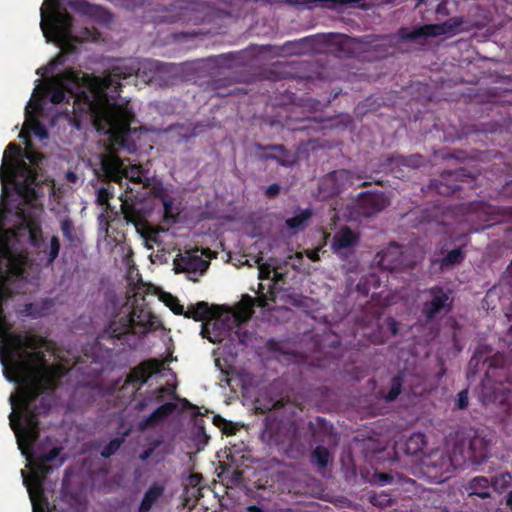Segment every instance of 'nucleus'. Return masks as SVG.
<instances>
[{"label":"nucleus","instance_id":"12","mask_svg":"<svg viewBox=\"0 0 512 512\" xmlns=\"http://www.w3.org/2000/svg\"><path fill=\"white\" fill-rule=\"evenodd\" d=\"M162 363L156 358H150L140 362L130 369L124 380L123 389L132 387V393L137 395L138 391L144 386L150 377L161 372Z\"/></svg>","mask_w":512,"mask_h":512},{"label":"nucleus","instance_id":"17","mask_svg":"<svg viewBox=\"0 0 512 512\" xmlns=\"http://www.w3.org/2000/svg\"><path fill=\"white\" fill-rule=\"evenodd\" d=\"M255 148L264 152L259 156L261 160H275L279 165L284 167H288L292 164L290 152L282 144L263 145L261 143H255Z\"/></svg>","mask_w":512,"mask_h":512},{"label":"nucleus","instance_id":"62","mask_svg":"<svg viewBox=\"0 0 512 512\" xmlns=\"http://www.w3.org/2000/svg\"><path fill=\"white\" fill-rule=\"evenodd\" d=\"M182 401L186 408L191 409V410H198V407L196 405L190 403L187 399H183ZM197 413H199V411H197Z\"/></svg>","mask_w":512,"mask_h":512},{"label":"nucleus","instance_id":"47","mask_svg":"<svg viewBox=\"0 0 512 512\" xmlns=\"http://www.w3.org/2000/svg\"><path fill=\"white\" fill-rule=\"evenodd\" d=\"M392 502V499L390 497V495L388 494H379V495H374L371 497V503L374 505V506H380V507H386V506H389Z\"/></svg>","mask_w":512,"mask_h":512},{"label":"nucleus","instance_id":"21","mask_svg":"<svg viewBox=\"0 0 512 512\" xmlns=\"http://www.w3.org/2000/svg\"><path fill=\"white\" fill-rule=\"evenodd\" d=\"M101 171L105 180L108 182H116L122 185L123 179V162L118 157H102Z\"/></svg>","mask_w":512,"mask_h":512},{"label":"nucleus","instance_id":"38","mask_svg":"<svg viewBox=\"0 0 512 512\" xmlns=\"http://www.w3.org/2000/svg\"><path fill=\"white\" fill-rule=\"evenodd\" d=\"M228 334L232 341H237L239 344L244 346L248 344L252 337L251 332L242 327L240 323H237L236 327L232 329Z\"/></svg>","mask_w":512,"mask_h":512},{"label":"nucleus","instance_id":"2","mask_svg":"<svg viewBox=\"0 0 512 512\" xmlns=\"http://www.w3.org/2000/svg\"><path fill=\"white\" fill-rule=\"evenodd\" d=\"M140 70L138 62L112 67L102 76L83 74L73 68H66L53 77L48 87V95L53 104L66 100V93L74 97V104L82 105L80 109L93 119L97 130L127 135L135 114L129 100L120 102L122 81L137 75Z\"/></svg>","mask_w":512,"mask_h":512},{"label":"nucleus","instance_id":"23","mask_svg":"<svg viewBox=\"0 0 512 512\" xmlns=\"http://www.w3.org/2000/svg\"><path fill=\"white\" fill-rule=\"evenodd\" d=\"M359 241V236L349 226H343L333 236L331 248L335 253L351 248Z\"/></svg>","mask_w":512,"mask_h":512},{"label":"nucleus","instance_id":"50","mask_svg":"<svg viewBox=\"0 0 512 512\" xmlns=\"http://www.w3.org/2000/svg\"><path fill=\"white\" fill-rule=\"evenodd\" d=\"M385 323L387 326V329L391 333L392 336H396L399 331V323L398 321L393 317H387L385 319Z\"/></svg>","mask_w":512,"mask_h":512},{"label":"nucleus","instance_id":"27","mask_svg":"<svg viewBox=\"0 0 512 512\" xmlns=\"http://www.w3.org/2000/svg\"><path fill=\"white\" fill-rule=\"evenodd\" d=\"M154 195L160 199L163 204L164 219L167 221H175L179 212L174 207L173 198L167 193V190L161 185L160 187H154Z\"/></svg>","mask_w":512,"mask_h":512},{"label":"nucleus","instance_id":"4","mask_svg":"<svg viewBox=\"0 0 512 512\" xmlns=\"http://www.w3.org/2000/svg\"><path fill=\"white\" fill-rule=\"evenodd\" d=\"M150 313H145L142 309H134L128 315L121 317L119 320H112L97 336L96 342L99 346L104 342H112L116 340L125 341L127 335L145 336L152 328L150 321Z\"/></svg>","mask_w":512,"mask_h":512},{"label":"nucleus","instance_id":"34","mask_svg":"<svg viewBox=\"0 0 512 512\" xmlns=\"http://www.w3.org/2000/svg\"><path fill=\"white\" fill-rule=\"evenodd\" d=\"M490 480L491 488L497 493H503L512 483V475L509 472H502L493 476Z\"/></svg>","mask_w":512,"mask_h":512},{"label":"nucleus","instance_id":"49","mask_svg":"<svg viewBox=\"0 0 512 512\" xmlns=\"http://www.w3.org/2000/svg\"><path fill=\"white\" fill-rule=\"evenodd\" d=\"M393 481V475L385 472H375L373 482L379 485L390 484Z\"/></svg>","mask_w":512,"mask_h":512},{"label":"nucleus","instance_id":"5","mask_svg":"<svg viewBox=\"0 0 512 512\" xmlns=\"http://www.w3.org/2000/svg\"><path fill=\"white\" fill-rule=\"evenodd\" d=\"M206 6L203 3L187 0H176L168 7L156 10L153 16L155 23H193L199 24L205 20Z\"/></svg>","mask_w":512,"mask_h":512},{"label":"nucleus","instance_id":"36","mask_svg":"<svg viewBox=\"0 0 512 512\" xmlns=\"http://www.w3.org/2000/svg\"><path fill=\"white\" fill-rule=\"evenodd\" d=\"M403 375L402 373H398L395 375L390 382V388L388 392L384 395V398L388 402H392L397 399L402 391L403 385Z\"/></svg>","mask_w":512,"mask_h":512},{"label":"nucleus","instance_id":"3","mask_svg":"<svg viewBox=\"0 0 512 512\" xmlns=\"http://www.w3.org/2000/svg\"><path fill=\"white\" fill-rule=\"evenodd\" d=\"M57 6L58 1L55 0L49 14L41 8L40 27L47 42H54L61 48L72 52L75 49L74 44L88 40L92 36V32L88 28H84L82 36L74 35L72 16L67 11L57 10Z\"/></svg>","mask_w":512,"mask_h":512},{"label":"nucleus","instance_id":"33","mask_svg":"<svg viewBox=\"0 0 512 512\" xmlns=\"http://www.w3.org/2000/svg\"><path fill=\"white\" fill-rule=\"evenodd\" d=\"M123 178L136 184H144L147 180L141 165L123 166Z\"/></svg>","mask_w":512,"mask_h":512},{"label":"nucleus","instance_id":"60","mask_svg":"<svg viewBox=\"0 0 512 512\" xmlns=\"http://www.w3.org/2000/svg\"><path fill=\"white\" fill-rule=\"evenodd\" d=\"M298 44H299L298 42H286L284 44V47L288 48L289 51L297 53L298 51L295 48H296V46H298Z\"/></svg>","mask_w":512,"mask_h":512},{"label":"nucleus","instance_id":"22","mask_svg":"<svg viewBox=\"0 0 512 512\" xmlns=\"http://www.w3.org/2000/svg\"><path fill=\"white\" fill-rule=\"evenodd\" d=\"M19 229L28 233L29 243L32 247L40 249L44 243L43 230L39 220L31 216H23Z\"/></svg>","mask_w":512,"mask_h":512},{"label":"nucleus","instance_id":"57","mask_svg":"<svg viewBox=\"0 0 512 512\" xmlns=\"http://www.w3.org/2000/svg\"><path fill=\"white\" fill-rule=\"evenodd\" d=\"M503 280L505 281V283L507 285H509L510 289L512 290V262L508 266V268H507V270L505 272Z\"/></svg>","mask_w":512,"mask_h":512},{"label":"nucleus","instance_id":"44","mask_svg":"<svg viewBox=\"0 0 512 512\" xmlns=\"http://www.w3.org/2000/svg\"><path fill=\"white\" fill-rule=\"evenodd\" d=\"M375 277L373 275L369 277H362L358 284L356 285V290L361 293L363 296H368L370 291V283L375 282Z\"/></svg>","mask_w":512,"mask_h":512},{"label":"nucleus","instance_id":"51","mask_svg":"<svg viewBox=\"0 0 512 512\" xmlns=\"http://www.w3.org/2000/svg\"><path fill=\"white\" fill-rule=\"evenodd\" d=\"M456 406L459 409H465L468 406V392L466 390L460 391L458 393Z\"/></svg>","mask_w":512,"mask_h":512},{"label":"nucleus","instance_id":"64","mask_svg":"<svg viewBox=\"0 0 512 512\" xmlns=\"http://www.w3.org/2000/svg\"><path fill=\"white\" fill-rule=\"evenodd\" d=\"M506 505L512 507V490L506 496Z\"/></svg>","mask_w":512,"mask_h":512},{"label":"nucleus","instance_id":"1","mask_svg":"<svg viewBox=\"0 0 512 512\" xmlns=\"http://www.w3.org/2000/svg\"><path fill=\"white\" fill-rule=\"evenodd\" d=\"M12 296V289L0 281V338H5L9 348V365L2 358L4 375L10 381L21 385L17 395L10 396L12 412L9 415L10 426L17 438V444L23 455L30 461V477H24L33 504V512H51L45 496L44 484L48 474L63 464L59 459L53 466L62 449L52 447L46 450L45 444L35 445L39 435V416L51 408L52 395L58 388L63 372L60 367L51 365L45 352L54 350V343L32 330L11 332V325L4 314L3 303Z\"/></svg>","mask_w":512,"mask_h":512},{"label":"nucleus","instance_id":"52","mask_svg":"<svg viewBox=\"0 0 512 512\" xmlns=\"http://www.w3.org/2000/svg\"><path fill=\"white\" fill-rule=\"evenodd\" d=\"M280 185L277 183H273L269 185L265 190V196L267 198H274L280 193Z\"/></svg>","mask_w":512,"mask_h":512},{"label":"nucleus","instance_id":"6","mask_svg":"<svg viewBox=\"0 0 512 512\" xmlns=\"http://www.w3.org/2000/svg\"><path fill=\"white\" fill-rule=\"evenodd\" d=\"M6 174L13 178L17 193L25 200L31 201L36 197L35 186L38 185V173L25 161L12 159L10 164L5 162L0 168V179L5 182Z\"/></svg>","mask_w":512,"mask_h":512},{"label":"nucleus","instance_id":"37","mask_svg":"<svg viewBox=\"0 0 512 512\" xmlns=\"http://www.w3.org/2000/svg\"><path fill=\"white\" fill-rule=\"evenodd\" d=\"M312 212L309 209L302 210L297 215L286 220V226L289 229H301L305 226L306 222L311 218Z\"/></svg>","mask_w":512,"mask_h":512},{"label":"nucleus","instance_id":"40","mask_svg":"<svg viewBox=\"0 0 512 512\" xmlns=\"http://www.w3.org/2000/svg\"><path fill=\"white\" fill-rule=\"evenodd\" d=\"M144 239L148 249H152L150 243H158L159 233L154 228L150 227L148 223L138 232Z\"/></svg>","mask_w":512,"mask_h":512},{"label":"nucleus","instance_id":"20","mask_svg":"<svg viewBox=\"0 0 512 512\" xmlns=\"http://www.w3.org/2000/svg\"><path fill=\"white\" fill-rule=\"evenodd\" d=\"M426 444L425 434L415 432L409 437L396 442V449L409 456H418L423 453Z\"/></svg>","mask_w":512,"mask_h":512},{"label":"nucleus","instance_id":"9","mask_svg":"<svg viewBox=\"0 0 512 512\" xmlns=\"http://www.w3.org/2000/svg\"><path fill=\"white\" fill-rule=\"evenodd\" d=\"M430 299L422 306V315L430 322L441 312L448 313L453 307L452 291L441 285H434L426 290Z\"/></svg>","mask_w":512,"mask_h":512},{"label":"nucleus","instance_id":"54","mask_svg":"<svg viewBox=\"0 0 512 512\" xmlns=\"http://www.w3.org/2000/svg\"><path fill=\"white\" fill-rule=\"evenodd\" d=\"M7 152H11L14 154L15 157H17L21 154L22 149L16 143H9L8 146L6 147V150L4 153V158L6 157Z\"/></svg>","mask_w":512,"mask_h":512},{"label":"nucleus","instance_id":"45","mask_svg":"<svg viewBox=\"0 0 512 512\" xmlns=\"http://www.w3.org/2000/svg\"><path fill=\"white\" fill-rule=\"evenodd\" d=\"M113 197L112 192H110L109 188L101 187L97 191V203L100 206L107 205L109 206V200Z\"/></svg>","mask_w":512,"mask_h":512},{"label":"nucleus","instance_id":"24","mask_svg":"<svg viewBox=\"0 0 512 512\" xmlns=\"http://www.w3.org/2000/svg\"><path fill=\"white\" fill-rule=\"evenodd\" d=\"M169 393H172L169 388L161 386L145 395L139 394V399L136 401L134 409L139 412L144 411L149 405L153 403L163 402L165 394Z\"/></svg>","mask_w":512,"mask_h":512},{"label":"nucleus","instance_id":"28","mask_svg":"<svg viewBox=\"0 0 512 512\" xmlns=\"http://www.w3.org/2000/svg\"><path fill=\"white\" fill-rule=\"evenodd\" d=\"M333 426L323 417H317L314 421H309L308 432L310 439L315 442H320L324 437L330 435Z\"/></svg>","mask_w":512,"mask_h":512},{"label":"nucleus","instance_id":"39","mask_svg":"<svg viewBox=\"0 0 512 512\" xmlns=\"http://www.w3.org/2000/svg\"><path fill=\"white\" fill-rule=\"evenodd\" d=\"M68 4L73 10L84 15H95L100 9L98 6L92 5L86 0H73L69 1Z\"/></svg>","mask_w":512,"mask_h":512},{"label":"nucleus","instance_id":"15","mask_svg":"<svg viewBox=\"0 0 512 512\" xmlns=\"http://www.w3.org/2000/svg\"><path fill=\"white\" fill-rule=\"evenodd\" d=\"M387 205V199L382 193L361 192L356 200L358 213L365 217L381 212Z\"/></svg>","mask_w":512,"mask_h":512},{"label":"nucleus","instance_id":"43","mask_svg":"<svg viewBox=\"0 0 512 512\" xmlns=\"http://www.w3.org/2000/svg\"><path fill=\"white\" fill-rule=\"evenodd\" d=\"M123 442H124V437H116V438L111 439L109 441V443L106 446H104V448L102 449L101 456L104 458L111 457L119 450V448L121 447Z\"/></svg>","mask_w":512,"mask_h":512},{"label":"nucleus","instance_id":"41","mask_svg":"<svg viewBox=\"0 0 512 512\" xmlns=\"http://www.w3.org/2000/svg\"><path fill=\"white\" fill-rule=\"evenodd\" d=\"M60 228L63 233L64 238L70 242L71 244L75 242V234H74V223L70 217H65L60 221Z\"/></svg>","mask_w":512,"mask_h":512},{"label":"nucleus","instance_id":"35","mask_svg":"<svg viewBox=\"0 0 512 512\" xmlns=\"http://www.w3.org/2000/svg\"><path fill=\"white\" fill-rule=\"evenodd\" d=\"M60 248H61V244H60L59 237L57 235H53L50 238V244H49L48 250L45 249L43 251V253L45 255V261H44L45 267H49L55 262V260L59 256Z\"/></svg>","mask_w":512,"mask_h":512},{"label":"nucleus","instance_id":"55","mask_svg":"<svg viewBox=\"0 0 512 512\" xmlns=\"http://www.w3.org/2000/svg\"><path fill=\"white\" fill-rule=\"evenodd\" d=\"M159 441H156L154 446L152 447H148L147 449H145L141 454H140V459L142 461H146L148 460L152 454L154 453V450H155V447L159 445Z\"/></svg>","mask_w":512,"mask_h":512},{"label":"nucleus","instance_id":"7","mask_svg":"<svg viewBox=\"0 0 512 512\" xmlns=\"http://www.w3.org/2000/svg\"><path fill=\"white\" fill-rule=\"evenodd\" d=\"M464 18L456 16L447 19L442 23L437 24H424L409 30L408 28L401 27L398 30V37L403 42H416L423 44L422 40L429 37H438L441 35L454 36L462 32Z\"/></svg>","mask_w":512,"mask_h":512},{"label":"nucleus","instance_id":"58","mask_svg":"<svg viewBox=\"0 0 512 512\" xmlns=\"http://www.w3.org/2000/svg\"><path fill=\"white\" fill-rule=\"evenodd\" d=\"M436 13L443 14V15H448V10H447L446 4L444 2H441V3H439L437 5Z\"/></svg>","mask_w":512,"mask_h":512},{"label":"nucleus","instance_id":"11","mask_svg":"<svg viewBox=\"0 0 512 512\" xmlns=\"http://www.w3.org/2000/svg\"><path fill=\"white\" fill-rule=\"evenodd\" d=\"M352 184V172L346 169L334 170L320 179L318 197L322 200L332 199Z\"/></svg>","mask_w":512,"mask_h":512},{"label":"nucleus","instance_id":"16","mask_svg":"<svg viewBox=\"0 0 512 512\" xmlns=\"http://www.w3.org/2000/svg\"><path fill=\"white\" fill-rule=\"evenodd\" d=\"M377 257H379L378 264L385 270L398 272L404 267L403 253L400 245H390L381 253H378Z\"/></svg>","mask_w":512,"mask_h":512},{"label":"nucleus","instance_id":"46","mask_svg":"<svg viewBox=\"0 0 512 512\" xmlns=\"http://www.w3.org/2000/svg\"><path fill=\"white\" fill-rule=\"evenodd\" d=\"M33 134L41 140L48 138V131L46 127L38 120H34L31 125Z\"/></svg>","mask_w":512,"mask_h":512},{"label":"nucleus","instance_id":"14","mask_svg":"<svg viewBox=\"0 0 512 512\" xmlns=\"http://www.w3.org/2000/svg\"><path fill=\"white\" fill-rule=\"evenodd\" d=\"M176 272H200L203 273L208 267V262L202 258L199 249L186 250L178 254L174 260Z\"/></svg>","mask_w":512,"mask_h":512},{"label":"nucleus","instance_id":"25","mask_svg":"<svg viewBox=\"0 0 512 512\" xmlns=\"http://www.w3.org/2000/svg\"><path fill=\"white\" fill-rule=\"evenodd\" d=\"M490 480L485 476H476L469 480L466 491L469 496H477L481 499H487L491 497L490 492Z\"/></svg>","mask_w":512,"mask_h":512},{"label":"nucleus","instance_id":"19","mask_svg":"<svg viewBox=\"0 0 512 512\" xmlns=\"http://www.w3.org/2000/svg\"><path fill=\"white\" fill-rule=\"evenodd\" d=\"M177 407V404L174 402H166L160 405L150 415L143 418L139 422V430L144 431L156 426L157 424L168 418L170 415H172L176 411Z\"/></svg>","mask_w":512,"mask_h":512},{"label":"nucleus","instance_id":"10","mask_svg":"<svg viewBox=\"0 0 512 512\" xmlns=\"http://www.w3.org/2000/svg\"><path fill=\"white\" fill-rule=\"evenodd\" d=\"M473 176L465 168L443 171L438 179H433L429 188L443 196L454 195L463 189L460 183L472 180Z\"/></svg>","mask_w":512,"mask_h":512},{"label":"nucleus","instance_id":"30","mask_svg":"<svg viewBox=\"0 0 512 512\" xmlns=\"http://www.w3.org/2000/svg\"><path fill=\"white\" fill-rule=\"evenodd\" d=\"M424 158L419 154H412L408 156L393 154L387 158V165L393 164L406 166L410 168H418L423 164Z\"/></svg>","mask_w":512,"mask_h":512},{"label":"nucleus","instance_id":"8","mask_svg":"<svg viewBox=\"0 0 512 512\" xmlns=\"http://www.w3.org/2000/svg\"><path fill=\"white\" fill-rule=\"evenodd\" d=\"M218 314L217 306H209L205 301H200L195 305L188 306L184 313V317L193 319L195 321H202L201 335L207 338L211 343H218L222 341L223 333L218 331L219 323L214 320Z\"/></svg>","mask_w":512,"mask_h":512},{"label":"nucleus","instance_id":"32","mask_svg":"<svg viewBox=\"0 0 512 512\" xmlns=\"http://www.w3.org/2000/svg\"><path fill=\"white\" fill-rule=\"evenodd\" d=\"M330 458L329 450L322 445L316 446L311 453V463L319 469H326Z\"/></svg>","mask_w":512,"mask_h":512},{"label":"nucleus","instance_id":"59","mask_svg":"<svg viewBox=\"0 0 512 512\" xmlns=\"http://www.w3.org/2000/svg\"><path fill=\"white\" fill-rule=\"evenodd\" d=\"M291 303L297 307H300L303 304V299L301 296H290Z\"/></svg>","mask_w":512,"mask_h":512},{"label":"nucleus","instance_id":"56","mask_svg":"<svg viewBox=\"0 0 512 512\" xmlns=\"http://www.w3.org/2000/svg\"><path fill=\"white\" fill-rule=\"evenodd\" d=\"M289 431L292 432V438L290 440L291 443L297 442V437L299 435V427L296 425L295 422L289 423Z\"/></svg>","mask_w":512,"mask_h":512},{"label":"nucleus","instance_id":"42","mask_svg":"<svg viewBox=\"0 0 512 512\" xmlns=\"http://www.w3.org/2000/svg\"><path fill=\"white\" fill-rule=\"evenodd\" d=\"M163 302L168 306L172 312L176 315H183L185 313L184 306L180 304L177 297L170 293H165L162 297Z\"/></svg>","mask_w":512,"mask_h":512},{"label":"nucleus","instance_id":"31","mask_svg":"<svg viewBox=\"0 0 512 512\" xmlns=\"http://www.w3.org/2000/svg\"><path fill=\"white\" fill-rule=\"evenodd\" d=\"M122 213L124 220L128 224L134 225L137 232H140V229L147 223L146 219L134 208V206L127 205L125 202L122 204Z\"/></svg>","mask_w":512,"mask_h":512},{"label":"nucleus","instance_id":"29","mask_svg":"<svg viewBox=\"0 0 512 512\" xmlns=\"http://www.w3.org/2000/svg\"><path fill=\"white\" fill-rule=\"evenodd\" d=\"M164 493V487L153 483L145 492L144 497L139 505L138 512H149L152 506L159 500Z\"/></svg>","mask_w":512,"mask_h":512},{"label":"nucleus","instance_id":"26","mask_svg":"<svg viewBox=\"0 0 512 512\" xmlns=\"http://www.w3.org/2000/svg\"><path fill=\"white\" fill-rule=\"evenodd\" d=\"M466 258V251L462 247L450 250L443 258L433 260V264H438L440 271H447L460 265Z\"/></svg>","mask_w":512,"mask_h":512},{"label":"nucleus","instance_id":"48","mask_svg":"<svg viewBox=\"0 0 512 512\" xmlns=\"http://www.w3.org/2000/svg\"><path fill=\"white\" fill-rule=\"evenodd\" d=\"M21 314L33 318L42 316L40 309L34 303L25 304L23 310L21 311Z\"/></svg>","mask_w":512,"mask_h":512},{"label":"nucleus","instance_id":"18","mask_svg":"<svg viewBox=\"0 0 512 512\" xmlns=\"http://www.w3.org/2000/svg\"><path fill=\"white\" fill-rule=\"evenodd\" d=\"M489 452L490 440L486 439L485 437L481 436L476 432L475 435L469 441V460L475 465H480L484 461H486V459L489 456Z\"/></svg>","mask_w":512,"mask_h":512},{"label":"nucleus","instance_id":"53","mask_svg":"<svg viewBox=\"0 0 512 512\" xmlns=\"http://www.w3.org/2000/svg\"><path fill=\"white\" fill-rule=\"evenodd\" d=\"M271 272H272V269L269 264H260L259 265V278L260 279H262V280L269 279Z\"/></svg>","mask_w":512,"mask_h":512},{"label":"nucleus","instance_id":"63","mask_svg":"<svg viewBox=\"0 0 512 512\" xmlns=\"http://www.w3.org/2000/svg\"><path fill=\"white\" fill-rule=\"evenodd\" d=\"M308 257L312 260V261H318L319 260V255H318V252L317 251H310L308 254Z\"/></svg>","mask_w":512,"mask_h":512},{"label":"nucleus","instance_id":"13","mask_svg":"<svg viewBox=\"0 0 512 512\" xmlns=\"http://www.w3.org/2000/svg\"><path fill=\"white\" fill-rule=\"evenodd\" d=\"M424 465L430 473L434 472L433 477L437 482H443L449 478L452 471L451 458L442 450L432 451L424 460Z\"/></svg>","mask_w":512,"mask_h":512},{"label":"nucleus","instance_id":"61","mask_svg":"<svg viewBox=\"0 0 512 512\" xmlns=\"http://www.w3.org/2000/svg\"><path fill=\"white\" fill-rule=\"evenodd\" d=\"M247 512H265L261 507L257 505H249L245 508Z\"/></svg>","mask_w":512,"mask_h":512}]
</instances>
